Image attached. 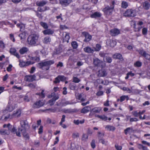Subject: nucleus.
<instances>
[{
	"label": "nucleus",
	"mask_w": 150,
	"mask_h": 150,
	"mask_svg": "<svg viewBox=\"0 0 150 150\" xmlns=\"http://www.w3.org/2000/svg\"><path fill=\"white\" fill-rule=\"evenodd\" d=\"M21 127L19 128V130H20L23 137L26 140L29 139V137L26 132V129H28L29 125L26 120H22L20 122Z\"/></svg>",
	"instance_id": "obj_1"
},
{
	"label": "nucleus",
	"mask_w": 150,
	"mask_h": 150,
	"mask_svg": "<svg viewBox=\"0 0 150 150\" xmlns=\"http://www.w3.org/2000/svg\"><path fill=\"white\" fill-rule=\"evenodd\" d=\"M54 63V60H50L44 62H42L38 63L37 64V67L39 68L43 69V68L44 67H46L45 70H48L50 67V66Z\"/></svg>",
	"instance_id": "obj_2"
},
{
	"label": "nucleus",
	"mask_w": 150,
	"mask_h": 150,
	"mask_svg": "<svg viewBox=\"0 0 150 150\" xmlns=\"http://www.w3.org/2000/svg\"><path fill=\"white\" fill-rule=\"evenodd\" d=\"M39 35L33 34L28 37L27 39L28 44L31 46H35L39 38Z\"/></svg>",
	"instance_id": "obj_3"
},
{
	"label": "nucleus",
	"mask_w": 150,
	"mask_h": 150,
	"mask_svg": "<svg viewBox=\"0 0 150 150\" xmlns=\"http://www.w3.org/2000/svg\"><path fill=\"white\" fill-rule=\"evenodd\" d=\"M115 1H113L112 2L111 5L110 6H107L104 8L103 11L105 14L107 15H110L112 13L113 10L114 8V5Z\"/></svg>",
	"instance_id": "obj_4"
},
{
	"label": "nucleus",
	"mask_w": 150,
	"mask_h": 150,
	"mask_svg": "<svg viewBox=\"0 0 150 150\" xmlns=\"http://www.w3.org/2000/svg\"><path fill=\"white\" fill-rule=\"evenodd\" d=\"M123 16L126 17H134L136 16V12L135 10L128 9L124 13Z\"/></svg>",
	"instance_id": "obj_5"
},
{
	"label": "nucleus",
	"mask_w": 150,
	"mask_h": 150,
	"mask_svg": "<svg viewBox=\"0 0 150 150\" xmlns=\"http://www.w3.org/2000/svg\"><path fill=\"white\" fill-rule=\"evenodd\" d=\"M93 64L95 67H100L102 69L105 66V64L103 63V62L98 58L93 59Z\"/></svg>",
	"instance_id": "obj_6"
},
{
	"label": "nucleus",
	"mask_w": 150,
	"mask_h": 150,
	"mask_svg": "<svg viewBox=\"0 0 150 150\" xmlns=\"http://www.w3.org/2000/svg\"><path fill=\"white\" fill-rule=\"evenodd\" d=\"M138 52L139 54L142 57H144L146 59L150 61V55L147 53L146 51L143 50H139Z\"/></svg>",
	"instance_id": "obj_7"
},
{
	"label": "nucleus",
	"mask_w": 150,
	"mask_h": 150,
	"mask_svg": "<svg viewBox=\"0 0 150 150\" xmlns=\"http://www.w3.org/2000/svg\"><path fill=\"white\" fill-rule=\"evenodd\" d=\"M82 34L85 38L83 40L84 42H87L91 40L92 36L87 32H83L82 33Z\"/></svg>",
	"instance_id": "obj_8"
},
{
	"label": "nucleus",
	"mask_w": 150,
	"mask_h": 150,
	"mask_svg": "<svg viewBox=\"0 0 150 150\" xmlns=\"http://www.w3.org/2000/svg\"><path fill=\"white\" fill-rule=\"evenodd\" d=\"M112 57L114 59H118L122 61L124 60L122 55L120 53H115L112 55Z\"/></svg>",
	"instance_id": "obj_9"
},
{
	"label": "nucleus",
	"mask_w": 150,
	"mask_h": 150,
	"mask_svg": "<svg viewBox=\"0 0 150 150\" xmlns=\"http://www.w3.org/2000/svg\"><path fill=\"white\" fill-rule=\"evenodd\" d=\"M44 103L40 100H39L35 103L33 105V107L34 108H39L42 106Z\"/></svg>",
	"instance_id": "obj_10"
},
{
	"label": "nucleus",
	"mask_w": 150,
	"mask_h": 150,
	"mask_svg": "<svg viewBox=\"0 0 150 150\" xmlns=\"http://www.w3.org/2000/svg\"><path fill=\"white\" fill-rule=\"evenodd\" d=\"M120 32L119 30L116 28L113 29L110 31V34L112 36L118 35L120 34Z\"/></svg>",
	"instance_id": "obj_11"
},
{
	"label": "nucleus",
	"mask_w": 150,
	"mask_h": 150,
	"mask_svg": "<svg viewBox=\"0 0 150 150\" xmlns=\"http://www.w3.org/2000/svg\"><path fill=\"white\" fill-rule=\"evenodd\" d=\"M106 42L107 45L112 47H114L116 45L117 43L115 40L111 39L107 40Z\"/></svg>",
	"instance_id": "obj_12"
},
{
	"label": "nucleus",
	"mask_w": 150,
	"mask_h": 150,
	"mask_svg": "<svg viewBox=\"0 0 150 150\" xmlns=\"http://www.w3.org/2000/svg\"><path fill=\"white\" fill-rule=\"evenodd\" d=\"M35 78L36 76L35 75H27L25 77V81L29 82H33L35 80Z\"/></svg>",
	"instance_id": "obj_13"
},
{
	"label": "nucleus",
	"mask_w": 150,
	"mask_h": 150,
	"mask_svg": "<svg viewBox=\"0 0 150 150\" xmlns=\"http://www.w3.org/2000/svg\"><path fill=\"white\" fill-rule=\"evenodd\" d=\"M20 63L19 65L21 67H24L25 66H27L31 64H33L34 62H32L31 61H27L26 62H22L19 61Z\"/></svg>",
	"instance_id": "obj_14"
},
{
	"label": "nucleus",
	"mask_w": 150,
	"mask_h": 150,
	"mask_svg": "<svg viewBox=\"0 0 150 150\" xmlns=\"http://www.w3.org/2000/svg\"><path fill=\"white\" fill-rule=\"evenodd\" d=\"M72 1V0H59V3L62 5L67 6Z\"/></svg>",
	"instance_id": "obj_15"
},
{
	"label": "nucleus",
	"mask_w": 150,
	"mask_h": 150,
	"mask_svg": "<svg viewBox=\"0 0 150 150\" xmlns=\"http://www.w3.org/2000/svg\"><path fill=\"white\" fill-rule=\"evenodd\" d=\"M69 88L71 90L77 91L79 89L76 85L74 83H70L69 85Z\"/></svg>",
	"instance_id": "obj_16"
},
{
	"label": "nucleus",
	"mask_w": 150,
	"mask_h": 150,
	"mask_svg": "<svg viewBox=\"0 0 150 150\" xmlns=\"http://www.w3.org/2000/svg\"><path fill=\"white\" fill-rule=\"evenodd\" d=\"M59 98V96H55L54 97H53L52 99L49 100L48 101V103L50 106H52L54 104L56 100L58 99Z\"/></svg>",
	"instance_id": "obj_17"
},
{
	"label": "nucleus",
	"mask_w": 150,
	"mask_h": 150,
	"mask_svg": "<svg viewBox=\"0 0 150 150\" xmlns=\"http://www.w3.org/2000/svg\"><path fill=\"white\" fill-rule=\"evenodd\" d=\"M46 30H45L42 31V33L45 35H50L52 34L54 31L51 29H46Z\"/></svg>",
	"instance_id": "obj_18"
},
{
	"label": "nucleus",
	"mask_w": 150,
	"mask_h": 150,
	"mask_svg": "<svg viewBox=\"0 0 150 150\" xmlns=\"http://www.w3.org/2000/svg\"><path fill=\"white\" fill-rule=\"evenodd\" d=\"M91 110V108L89 106H86L84 107L81 110V112L82 113H86Z\"/></svg>",
	"instance_id": "obj_19"
},
{
	"label": "nucleus",
	"mask_w": 150,
	"mask_h": 150,
	"mask_svg": "<svg viewBox=\"0 0 150 150\" xmlns=\"http://www.w3.org/2000/svg\"><path fill=\"white\" fill-rule=\"evenodd\" d=\"M101 16V14L98 12H94L93 14H91L90 17L92 18H97L100 17Z\"/></svg>",
	"instance_id": "obj_20"
},
{
	"label": "nucleus",
	"mask_w": 150,
	"mask_h": 150,
	"mask_svg": "<svg viewBox=\"0 0 150 150\" xmlns=\"http://www.w3.org/2000/svg\"><path fill=\"white\" fill-rule=\"evenodd\" d=\"M143 8L146 10H148L150 7V4L147 1H145L143 4Z\"/></svg>",
	"instance_id": "obj_21"
},
{
	"label": "nucleus",
	"mask_w": 150,
	"mask_h": 150,
	"mask_svg": "<svg viewBox=\"0 0 150 150\" xmlns=\"http://www.w3.org/2000/svg\"><path fill=\"white\" fill-rule=\"evenodd\" d=\"M47 1H46L43 0L40 1H37L36 4L37 6H43L47 4Z\"/></svg>",
	"instance_id": "obj_22"
},
{
	"label": "nucleus",
	"mask_w": 150,
	"mask_h": 150,
	"mask_svg": "<svg viewBox=\"0 0 150 150\" xmlns=\"http://www.w3.org/2000/svg\"><path fill=\"white\" fill-rule=\"evenodd\" d=\"M83 50L85 52L89 53H93L94 51L93 49H92L89 47H86L84 48Z\"/></svg>",
	"instance_id": "obj_23"
},
{
	"label": "nucleus",
	"mask_w": 150,
	"mask_h": 150,
	"mask_svg": "<svg viewBox=\"0 0 150 150\" xmlns=\"http://www.w3.org/2000/svg\"><path fill=\"white\" fill-rule=\"evenodd\" d=\"M49 9L50 8L49 7L45 6L43 8L38 7L37 8V11H38L41 12H44L46 10H49Z\"/></svg>",
	"instance_id": "obj_24"
},
{
	"label": "nucleus",
	"mask_w": 150,
	"mask_h": 150,
	"mask_svg": "<svg viewBox=\"0 0 150 150\" xmlns=\"http://www.w3.org/2000/svg\"><path fill=\"white\" fill-rule=\"evenodd\" d=\"M101 110L100 108L96 107L93 108L91 110H90L91 113L93 112L94 114L96 113H98L100 112Z\"/></svg>",
	"instance_id": "obj_25"
},
{
	"label": "nucleus",
	"mask_w": 150,
	"mask_h": 150,
	"mask_svg": "<svg viewBox=\"0 0 150 150\" xmlns=\"http://www.w3.org/2000/svg\"><path fill=\"white\" fill-rule=\"evenodd\" d=\"M51 41V38L49 36H47L45 37L43 41V43L45 44H47L48 43L50 42Z\"/></svg>",
	"instance_id": "obj_26"
},
{
	"label": "nucleus",
	"mask_w": 150,
	"mask_h": 150,
	"mask_svg": "<svg viewBox=\"0 0 150 150\" xmlns=\"http://www.w3.org/2000/svg\"><path fill=\"white\" fill-rule=\"evenodd\" d=\"M68 150H76V146L74 144L71 143L69 146L68 147Z\"/></svg>",
	"instance_id": "obj_27"
},
{
	"label": "nucleus",
	"mask_w": 150,
	"mask_h": 150,
	"mask_svg": "<svg viewBox=\"0 0 150 150\" xmlns=\"http://www.w3.org/2000/svg\"><path fill=\"white\" fill-rule=\"evenodd\" d=\"M99 72H100L99 73V76L100 77H104L106 76L107 74L106 71L105 70H103L100 71H99Z\"/></svg>",
	"instance_id": "obj_28"
},
{
	"label": "nucleus",
	"mask_w": 150,
	"mask_h": 150,
	"mask_svg": "<svg viewBox=\"0 0 150 150\" xmlns=\"http://www.w3.org/2000/svg\"><path fill=\"white\" fill-rule=\"evenodd\" d=\"M28 51V48L26 47H23L19 50V52L21 54H23L27 52Z\"/></svg>",
	"instance_id": "obj_29"
},
{
	"label": "nucleus",
	"mask_w": 150,
	"mask_h": 150,
	"mask_svg": "<svg viewBox=\"0 0 150 150\" xmlns=\"http://www.w3.org/2000/svg\"><path fill=\"white\" fill-rule=\"evenodd\" d=\"M9 132L6 129H1L0 130V133L2 135H5L8 134H9Z\"/></svg>",
	"instance_id": "obj_30"
},
{
	"label": "nucleus",
	"mask_w": 150,
	"mask_h": 150,
	"mask_svg": "<svg viewBox=\"0 0 150 150\" xmlns=\"http://www.w3.org/2000/svg\"><path fill=\"white\" fill-rule=\"evenodd\" d=\"M128 6L127 2L125 1H122L121 3V7L123 8H127Z\"/></svg>",
	"instance_id": "obj_31"
},
{
	"label": "nucleus",
	"mask_w": 150,
	"mask_h": 150,
	"mask_svg": "<svg viewBox=\"0 0 150 150\" xmlns=\"http://www.w3.org/2000/svg\"><path fill=\"white\" fill-rule=\"evenodd\" d=\"M21 110L18 109L16 111H14L13 112V115L17 117H19L21 114Z\"/></svg>",
	"instance_id": "obj_32"
},
{
	"label": "nucleus",
	"mask_w": 150,
	"mask_h": 150,
	"mask_svg": "<svg viewBox=\"0 0 150 150\" xmlns=\"http://www.w3.org/2000/svg\"><path fill=\"white\" fill-rule=\"evenodd\" d=\"M105 128L109 131H114L115 129V127L110 125H107L106 126Z\"/></svg>",
	"instance_id": "obj_33"
},
{
	"label": "nucleus",
	"mask_w": 150,
	"mask_h": 150,
	"mask_svg": "<svg viewBox=\"0 0 150 150\" xmlns=\"http://www.w3.org/2000/svg\"><path fill=\"white\" fill-rule=\"evenodd\" d=\"M18 36L20 38L21 40L24 39L25 38L26 33L25 32H23L22 33L20 34Z\"/></svg>",
	"instance_id": "obj_34"
},
{
	"label": "nucleus",
	"mask_w": 150,
	"mask_h": 150,
	"mask_svg": "<svg viewBox=\"0 0 150 150\" xmlns=\"http://www.w3.org/2000/svg\"><path fill=\"white\" fill-rule=\"evenodd\" d=\"M101 45L99 44H97L96 45V47L94 48V51H96V52H98L100 50L101 48Z\"/></svg>",
	"instance_id": "obj_35"
},
{
	"label": "nucleus",
	"mask_w": 150,
	"mask_h": 150,
	"mask_svg": "<svg viewBox=\"0 0 150 150\" xmlns=\"http://www.w3.org/2000/svg\"><path fill=\"white\" fill-rule=\"evenodd\" d=\"M71 45L74 49H76L78 45V43L75 41L72 42L71 43Z\"/></svg>",
	"instance_id": "obj_36"
},
{
	"label": "nucleus",
	"mask_w": 150,
	"mask_h": 150,
	"mask_svg": "<svg viewBox=\"0 0 150 150\" xmlns=\"http://www.w3.org/2000/svg\"><path fill=\"white\" fill-rule=\"evenodd\" d=\"M125 99L127 100H129V97L127 96H122L120 97V102H122Z\"/></svg>",
	"instance_id": "obj_37"
},
{
	"label": "nucleus",
	"mask_w": 150,
	"mask_h": 150,
	"mask_svg": "<svg viewBox=\"0 0 150 150\" xmlns=\"http://www.w3.org/2000/svg\"><path fill=\"white\" fill-rule=\"evenodd\" d=\"M30 59L37 62H39L40 60L39 56L31 57Z\"/></svg>",
	"instance_id": "obj_38"
},
{
	"label": "nucleus",
	"mask_w": 150,
	"mask_h": 150,
	"mask_svg": "<svg viewBox=\"0 0 150 150\" xmlns=\"http://www.w3.org/2000/svg\"><path fill=\"white\" fill-rule=\"evenodd\" d=\"M40 24L44 29H47L48 28V25L46 23L41 21L40 22Z\"/></svg>",
	"instance_id": "obj_39"
},
{
	"label": "nucleus",
	"mask_w": 150,
	"mask_h": 150,
	"mask_svg": "<svg viewBox=\"0 0 150 150\" xmlns=\"http://www.w3.org/2000/svg\"><path fill=\"white\" fill-rule=\"evenodd\" d=\"M88 135L87 134L83 133L82 137L81 140L82 141H86L88 139Z\"/></svg>",
	"instance_id": "obj_40"
},
{
	"label": "nucleus",
	"mask_w": 150,
	"mask_h": 150,
	"mask_svg": "<svg viewBox=\"0 0 150 150\" xmlns=\"http://www.w3.org/2000/svg\"><path fill=\"white\" fill-rule=\"evenodd\" d=\"M142 62L139 61H136L134 63V66L136 67H140L142 65Z\"/></svg>",
	"instance_id": "obj_41"
},
{
	"label": "nucleus",
	"mask_w": 150,
	"mask_h": 150,
	"mask_svg": "<svg viewBox=\"0 0 150 150\" xmlns=\"http://www.w3.org/2000/svg\"><path fill=\"white\" fill-rule=\"evenodd\" d=\"M105 59L106 60V62L108 63H111L112 62V59L111 57L108 56L105 57Z\"/></svg>",
	"instance_id": "obj_42"
},
{
	"label": "nucleus",
	"mask_w": 150,
	"mask_h": 150,
	"mask_svg": "<svg viewBox=\"0 0 150 150\" xmlns=\"http://www.w3.org/2000/svg\"><path fill=\"white\" fill-rule=\"evenodd\" d=\"M58 78H59L60 81H64L66 80V78L64 76L59 75Z\"/></svg>",
	"instance_id": "obj_43"
},
{
	"label": "nucleus",
	"mask_w": 150,
	"mask_h": 150,
	"mask_svg": "<svg viewBox=\"0 0 150 150\" xmlns=\"http://www.w3.org/2000/svg\"><path fill=\"white\" fill-rule=\"evenodd\" d=\"M98 117L104 121H106L108 120L107 117L106 116L104 115H98Z\"/></svg>",
	"instance_id": "obj_44"
},
{
	"label": "nucleus",
	"mask_w": 150,
	"mask_h": 150,
	"mask_svg": "<svg viewBox=\"0 0 150 150\" xmlns=\"http://www.w3.org/2000/svg\"><path fill=\"white\" fill-rule=\"evenodd\" d=\"M6 109L9 112H11L13 110V108L11 105H8L7 106Z\"/></svg>",
	"instance_id": "obj_45"
},
{
	"label": "nucleus",
	"mask_w": 150,
	"mask_h": 150,
	"mask_svg": "<svg viewBox=\"0 0 150 150\" xmlns=\"http://www.w3.org/2000/svg\"><path fill=\"white\" fill-rule=\"evenodd\" d=\"M69 39V34L66 33L64 36V40L65 41H67L68 42V40Z\"/></svg>",
	"instance_id": "obj_46"
},
{
	"label": "nucleus",
	"mask_w": 150,
	"mask_h": 150,
	"mask_svg": "<svg viewBox=\"0 0 150 150\" xmlns=\"http://www.w3.org/2000/svg\"><path fill=\"white\" fill-rule=\"evenodd\" d=\"M99 142L102 143L103 144H104L105 145H107L108 142L105 141L103 139H99Z\"/></svg>",
	"instance_id": "obj_47"
},
{
	"label": "nucleus",
	"mask_w": 150,
	"mask_h": 150,
	"mask_svg": "<svg viewBox=\"0 0 150 150\" xmlns=\"http://www.w3.org/2000/svg\"><path fill=\"white\" fill-rule=\"evenodd\" d=\"M147 29L146 28H144L142 29V33L144 35H146L147 33Z\"/></svg>",
	"instance_id": "obj_48"
},
{
	"label": "nucleus",
	"mask_w": 150,
	"mask_h": 150,
	"mask_svg": "<svg viewBox=\"0 0 150 150\" xmlns=\"http://www.w3.org/2000/svg\"><path fill=\"white\" fill-rule=\"evenodd\" d=\"M73 79V82L75 83H78L81 81L77 77H74Z\"/></svg>",
	"instance_id": "obj_49"
},
{
	"label": "nucleus",
	"mask_w": 150,
	"mask_h": 150,
	"mask_svg": "<svg viewBox=\"0 0 150 150\" xmlns=\"http://www.w3.org/2000/svg\"><path fill=\"white\" fill-rule=\"evenodd\" d=\"M107 54L105 53L102 52H100L99 53L100 56L102 57H103L104 59L105 58V57L106 56V55Z\"/></svg>",
	"instance_id": "obj_50"
},
{
	"label": "nucleus",
	"mask_w": 150,
	"mask_h": 150,
	"mask_svg": "<svg viewBox=\"0 0 150 150\" xmlns=\"http://www.w3.org/2000/svg\"><path fill=\"white\" fill-rule=\"evenodd\" d=\"M60 82L59 78H58V76L55 78V80L53 81V83H54L57 84V83H59Z\"/></svg>",
	"instance_id": "obj_51"
},
{
	"label": "nucleus",
	"mask_w": 150,
	"mask_h": 150,
	"mask_svg": "<svg viewBox=\"0 0 150 150\" xmlns=\"http://www.w3.org/2000/svg\"><path fill=\"white\" fill-rule=\"evenodd\" d=\"M132 113L133 115L135 117H138L139 115V112H138L137 111H133L132 112Z\"/></svg>",
	"instance_id": "obj_52"
},
{
	"label": "nucleus",
	"mask_w": 150,
	"mask_h": 150,
	"mask_svg": "<svg viewBox=\"0 0 150 150\" xmlns=\"http://www.w3.org/2000/svg\"><path fill=\"white\" fill-rule=\"evenodd\" d=\"M131 129H132L131 127H128L124 130V133L126 135L127 134L128 132H129Z\"/></svg>",
	"instance_id": "obj_53"
},
{
	"label": "nucleus",
	"mask_w": 150,
	"mask_h": 150,
	"mask_svg": "<svg viewBox=\"0 0 150 150\" xmlns=\"http://www.w3.org/2000/svg\"><path fill=\"white\" fill-rule=\"evenodd\" d=\"M16 51V50L14 48H11L10 50V52L11 54H13Z\"/></svg>",
	"instance_id": "obj_54"
},
{
	"label": "nucleus",
	"mask_w": 150,
	"mask_h": 150,
	"mask_svg": "<svg viewBox=\"0 0 150 150\" xmlns=\"http://www.w3.org/2000/svg\"><path fill=\"white\" fill-rule=\"evenodd\" d=\"M9 37L10 39L12 40L13 42L15 41V39L14 38V35L12 34H10L9 35Z\"/></svg>",
	"instance_id": "obj_55"
},
{
	"label": "nucleus",
	"mask_w": 150,
	"mask_h": 150,
	"mask_svg": "<svg viewBox=\"0 0 150 150\" xmlns=\"http://www.w3.org/2000/svg\"><path fill=\"white\" fill-rule=\"evenodd\" d=\"M5 47V44L3 42L0 40V48L4 49Z\"/></svg>",
	"instance_id": "obj_56"
},
{
	"label": "nucleus",
	"mask_w": 150,
	"mask_h": 150,
	"mask_svg": "<svg viewBox=\"0 0 150 150\" xmlns=\"http://www.w3.org/2000/svg\"><path fill=\"white\" fill-rule=\"evenodd\" d=\"M65 115H62V117L61 119V120L59 123V125H62V123L65 122Z\"/></svg>",
	"instance_id": "obj_57"
},
{
	"label": "nucleus",
	"mask_w": 150,
	"mask_h": 150,
	"mask_svg": "<svg viewBox=\"0 0 150 150\" xmlns=\"http://www.w3.org/2000/svg\"><path fill=\"white\" fill-rule=\"evenodd\" d=\"M95 140L94 139H93L91 143V145L92 147L94 149L95 148L96 146V145L95 144Z\"/></svg>",
	"instance_id": "obj_58"
},
{
	"label": "nucleus",
	"mask_w": 150,
	"mask_h": 150,
	"mask_svg": "<svg viewBox=\"0 0 150 150\" xmlns=\"http://www.w3.org/2000/svg\"><path fill=\"white\" fill-rule=\"evenodd\" d=\"M12 67V66L11 64H9L6 70L7 71L9 72L11 71V68Z\"/></svg>",
	"instance_id": "obj_59"
},
{
	"label": "nucleus",
	"mask_w": 150,
	"mask_h": 150,
	"mask_svg": "<svg viewBox=\"0 0 150 150\" xmlns=\"http://www.w3.org/2000/svg\"><path fill=\"white\" fill-rule=\"evenodd\" d=\"M43 126L41 125L40 126L39 129L38 133L39 134H41L43 132Z\"/></svg>",
	"instance_id": "obj_60"
},
{
	"label": "nucleus",
	"mask_w": 150,
	"mask_h": 150,
	"mask_svg": "<svg viewBox=\"0 0 150 150\" xmlns=\"http://www.w3.org/2000/svg\"><path fill=\"white\" fill-rule=\"evenodd\" d=\"M44 92V90H42L41 93H40V97L41 98H44L45 95Z\"/></svg>",
	"instance_id": "obj_61"
},
{
	"label": "nucleus",
	"mask_w": 150,
	"mask_h": 150,
	"mask_svg": "<svg viewBox=\"0 0 150 150\" xmlns=\"http://www.w3.org/2000/svg\"><path fill=\"white\" fill-rule=\"evenodd\" d=\"M79 134L78 133H73L72 134L73 137L74 138L79 137Z\"/></svg>",
	"instance_id": "obj_62"
},
{
	"label": "nucleus",
	"mask_w": 150,
	"mask_h": 150,
	"mask_svg": "<svg viewBox=\"0 0 150 150\" xmlns=\"http://www.w3.org/2000/svg\"><path fill=\"white\" fill-rule=\"evenodd\" d=\"M115 147L117 150H121L122 149V147L118 145H115Z\"/></svg>",
	"instance_id": "obj_63"
},
{
	"label": "nucleus",
	"mask_w": 150,
	"mask_h": 150,
	"mask_svg": "<svg viewBox=\"0 0 150 150\" xmlns=\"http://www.w3.org/2000/svg\"><path fill=\"white\" fill-rule=\"evenodd\" d=\"M63 90L62 92L63 94L65 95L67 94V88L66 87H64L63 88Z\"/></svg>",
	"instance_id": "obj_64"
}]
</instances>
